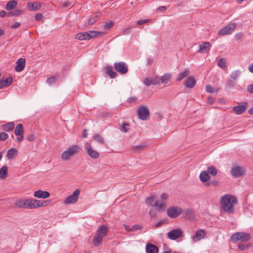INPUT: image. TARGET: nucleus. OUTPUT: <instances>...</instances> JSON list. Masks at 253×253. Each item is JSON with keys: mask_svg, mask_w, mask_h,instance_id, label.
I'll return each instance as SVG.
<instances>
[{"mask_svg": "<svg viewBox=\"0 0 253 253\" xmlns=\"http://www.w3.org/2000/svg\"><path fill=\"white\" fill-rule=\"evenodd\" d=\"M21 13L22 11L21 10L16 9L8 12L7 14V16L8 17L17 16L19 15Z\"/></svg>", "mask_w": 253, "mask_h": 253, "instance_id": "41", "label": "nucleus"}, {"mask_svg": "<svg viewBox=\"0 0 253 253\" xmlns=\"http://www.w3.org/2000/svg\"><path fill=\"white\" fill-rule=\"evenodd\" d=\"M17 5V1L15 0H12L9 1L6 5V9L7 10H10L14 9Z\"/></svg>", "mask_w": 253, "mask_h": 253, "instance_id": "32", "label": "nucleus"}, {"mask_svg": "<svg viewBox=\"0 0 253 253\" xmlns=\"http://www.w3.org/2000/svg\"><path fill=\"white\" fill-rule=\"evenodd\" d=\"M8 137V134L5 132L0 133V140L4 141Z\"/></svg>", "mask_w": 253, "mask_h": 253, "instance_id": "47", "label": "nucleus"}, {"mask_svg": "<svg viewBox=\"0 0 253 253\" xmlns=\"http://www.w3.org/2000/svg\"><path fill=\"white\" fill-rule=\"evenodd\" d=\"M130 27H128L123 29L121 32V34L123 35H126L129 34L130 33Z\"/></svg>", "mask_w": 253, "mask_h": 253, "instance_id": "46", "label": "nucleus"}, {"mask_svg": "<svg viewBox=\"0 0 253 253\" xmlns=\"http://www.w3.org/2000/svg\"><path fill=\"white\" fill-rule=\"evenodd\" d=\"M17 150L12 148L8 150L6 156L8 159H12L17 155Z\"/></svg>", "mask_w": 253, "mask_h": 253, "instance_id": "25", "label": "nucleus"}, {"mask_svg": "<svg viewBox=\"0 0 253 253\" xmlns=\"http://www.w3.org/2000/svg\"><path fill=\"white\" fill-rule=\"evenodd\" d=\"M199 178L200 180L205 184L210 181L211 176L208 173V172L204 170L201 172Z\"/></svg>", "mask_w": 253, "mask_h": 253, "instance_id": "18", "label": "nucleus"}, {"mask_svg": "<svg viewBox=\"0 0 253 253\" xmlns=\"http://www.w3.org/2000/svg\"><path fill=\"white\" fill-rule=\"evenodd\" d=\"M129 124L126 123H124L123 124L121 130L124 131V132H126L128 131V129L127 128V127L129 126Z\"/></svg>", "mask_w": 253, "mask_h": 253, "instance_id": "50", "label": "nucleus"}, {"mask_svg": "<svg viewBox=\"0 0 253 253\" xmlns=\"http://www.w3.org/2000/svg\"><path fill=\"white\" fill-rule=\"evenodd\" d=\"M182 231L179 228L172 229L168 234V238L170 240H174L180 238L182 235Z\"/></svg>", "mask_w": 253, "mask_h": 253, "instance_id": "12", "label": "nucleus"}, {"mask_svg": "<svg viewBox=\"0 0 253 253\" xmlns=\"http://www.w3.org/2000/svg\"><path fill=\"white\" fill-rule=\"evenodd\" d=\"M114 68L117 72L122 75L126 74L128 72L127 67L123 62L115 63Z\"/></svg>", "mask_w": 253, "mask_h": 253, "instance_id": "10", "label": "nucleus"}, {"mask_svg": "<svg viewBox=\"0 0 253 253\" xmlns=\"http://www.w3.org/2000/svg\"><path fill=\"white\" fill-rule=\"evenodd\" d=\"M20 26V23L19 22H15L11 26V28L15 29L18 28Z\"/></svg>", "mask_w": 253, "mask_h": 253, "instance_id": "58", "label": "nucleus"}, {"mask_svg": "<svg viewBox=\"0 0 253 253\" xmlns=\"http://www.w3.org/2000/svg\"><path fill=\"white\" fill-rule=\"evenodd\" d=\"M14 127V124L13 122L7 123L2 126V128L6 131H10L13 129Z\"/></svg>", "mask_w": 253, "mask_h": 253, "instance_id": "29", "label": "nucleus"}, {"mask_svg": "<svg viewBox=\"0 0 253 253\" xmlns=\"http://www.w3.org/2000/svg\"><path fill=\"white\" fill-rule=\"evenodd\" d=\"M81 150V147L78 145H73L62 153L61 158L65 161L68 160L70 157L78 154Z\"/></svg>", "mask_w": 253, "mask_h": 253, "instance_id": "3", "label": "nucleus"}, {"mask_svg": "<svg viewBox=\"0 0 253 253\" xmlns=\"http://www.w3.org/2000/svg\"><path fill=\"white\" fill-rule=\"evenodd\" d=\"M144 147H145L144 145H136V146L133 147L132 148V150L134 153H137L138 152L141 151L143 149Z\"/></svg>", "mask_w": 253, "mask_h": 253, "instance_id": "42", "label": "nucleus"}, {"mask_svg": "<svg viewBox=\"0 0 253 253\" xmlns=\"http://www.w3.org/2000/svg\"><path fill=\"white\" fill-rule=\"evenodd\" d=\"M142 229V227L140 225L135 224L132 227L131 229L132 231L139 230Z\"/></svg>", "mask_w": 253, "mask_h": 253, "instance_id": "52", "label": "nucleus"}, {"mask_svg": "<svg viewBox=\"0 0 253 253\" xmlns=\"http://www.w3.org/2000/svg\"><path fill=\"white\" fill-rule=\"evenodd\" d=\"M245 172L246 169L244 167L238 166L233 167L231 170L232 176L236 178L242 176L245 174Z\"/></svg>", "mask_w": 253, "mask_h": 253, "instance_id": "8", "label": "nucleus"}, {"mask_svg": "<svg viewBox=\"0 0 253 253\" xmlns=\"http://www.w3.org/2000/svg\"><path fill=\"white\" fill-rule=\"evenodd\" d=\"M93 139L98 143L104 144L105 143V141L103 138L99 134H96L94 135Z\"/></svg>", "mask_w": 253, "mask_h": 253, "instance_id": "38", "label": "nucleus"}, {"mask_svg": "<svg viewBox=\"0 0 253 253\" xmlns=\"http://www.w3.org/2000/svg\"><path fill=\"white\" fill-rule=\"evenodd\" d=\"M237 198L231 195H225L222 196V211L231 214L235 211L234 207L237 204Z\"/></svg>", "mask_w": 253, "mask_h": 253, "instance_id": "2", "label": "nucleus"}, {"mask_svg": "<svg viewBox=\"0 0 253 253\" xmlns=\"http://www.w3.org/2000/svg\"><path fill=\"white\" fill-rule=\"evenodd\" d=\"M242 74V72L240 70L234 71L230 75L229 79L228 81V84L229 86H233L237 79L239 78Z\"/></svg>", "mask_w": 253, "mask_h": 253, "instance_id": "9", "label": "nucleus"}, {"mask_svg": "<svg viewBox=\"0 0 253 253\" xmlns=\"http://www.w3.org/2000/svg\"><path fill=\"white\" fill-rule=\"evenodd\" d=\"M71 4V3L70 2H64L62 3L63 7H68Z\"/></svg>", "mask_w": 253, "mask_h": 253, "instance_id": "63", "label": "nucleus"}, {"mask_svg": "<svg viewBox=\"0 0 253 253\" xmlns=\"http://www.w3.org/2000/svg\"><path fill=\"white\" fill-rule=\"evenodd\" d=\"M55 81V78L54 77L48 78L47 80L48 84H50L54 83Z\"/></svg>", "mask_w": 253, "mask_h": 253, "instance_id": "55", "label": "nucleus"}, {"mask_svg": "<svg viewBox=\"0 0 253 253\" xmlns=\"http://www.w3.org/2000/svg\"><path fill=\"white\" fill-rule=\"evenodd\" d=\"M85 147L87 150V154L91 158L93 159H96L99 157V153L94 150L90 144H86Z\"/></svg>", "mask_w": 253, "mask_h": 253, "instance_id": "13", "label": "nucleus"}, {"mask_svg": "<svg viewBox=\"0 0 253 253\" xmlns=\"http://www.w3.org/2000/svg\"><path fill=\"white\" fill-rule=\"evenodd\" d=\"M6 15V12L5 10H2L0 12V17H4Z\"/></svg>", "mask_w": 253, "mask_h": 253, "instance_id": "62", "label": "nucleus"}, {"mask_svg": "<svg viewBox=\"0 0 253 253\" xmlns=\"http://www.w3.org/2000/svg\"><path fill=\"white\" fill-rule=\"evenodd\" d=\"M196 83V81L195 78L192 76H190L185 81V85L188 88H192L194 87Z\"/></svg>", "mask_w": 253, "mask_h": 253, "instance_id": "21", "label": "nucleus"}, {"mask_svg": "<svg viewBox=\"0 0 253 253\" xmlns=\"http://www.w3.org/2000/svg\"><path fill=\"white\" fill-rule=\"evenodd\" d=\"M168 195L166 193H163V194H162L161 196V199L162 201L164 202V201H166L168 199Z\"/></svg>", "mask_w": 253, "mask_h": 253, "instance_id": "54", "label": "nucleus"}, {"mask_svg": "<svg viewBox=\"0 0 253 253\" xmlns=\"http://www.w3.org/2000/svg\"><path fill=\"white\" fill-rule=\"evenodd\" d=\"M211 45L209 42H204L199 45V49L198 52L204 53L208 52L211 49Z\"/></svg>", "mask_w": 253, "mask_h": 253, "instance_id": "16", "label": "nucleus"}, {"mask_svg": "<svg viewBox=\"0 0 253 253\" xmlns=\"http://www.w3.org/2000/svg\"><path fill=\"white\" fill-rule=\"evenodd\" d=\"M27 5L31 10H37L41 7V4L36 1L34 3L29 2Z\"/></svg>", "mask_w": 253, "mask_h": 253, "instance_id": "24", "label": "nucleus"}, {"mask_svg": "<svg viewBox=\"0 0 253 253\" xmlns=\"http://www.w3.org/2000/svg\"><path fill=\"white\" fill-rule=\"evenodd\" d=\"M158 9L164 11L167 9V7L165 6H161L158 8Z\"/></svg>", "mask_w": 253, "mask_h": 253, "instance_id": "64", "label": "nucleus"}, {"mask_svg": "<svg viewBox=\"0 0 253 253\" xmlns=\"http://www.w3.org/2000/svg\"><path fill=\"white\" fill-rule=\"evenodd\" d=\"M106 73L108 74L111 78H115L116 77L117 74L113 71L111 66H107L105 68Z\"/></svg>", "mask_w": 253, "mask_h": 253, "instance_id": "30", "label": "nucleus"}, {"mask_svg": "<svg viewBox=\"0 0 253 253\" xmlns=\"http://www.w3.org/2000/svg\"><path fill=\"white\" fill-rule=\"evenodd\" d=\"M103 33L97 31H90L87 32L78 33L75 35L76 39L83 41L89 40L90 39L96 37L98 35H102Z\"/></svg>", "mask_w": 253, "mask_h": 253, "instance_id": "4", "label": "nucleus"}, {"mask_svg": "<svg viewBox=\"0 0 253 253\" xmlns=\"http://www.w3.org/2000/svg\"><path fill=\"white\" fill-rule=\"evenodd\" d=\"M219 89V87H212L211 85L208 84L206 86V90L207 92L209 93L217 92Z\"/></svg>", "mask_w": 253, "mask_h": 253, "instance_id": "35", "label": "nucleus"}, {"mask_svg": "<svg viewBox=\"0 0 253 253\" xmlns=\"http://www.w3.org/2000/svg\"><path fill=\"white\" fill-rule=\"evenodd\" d=\"M205 232L204 230H199L196 232L195 236L193 237V239L195 241L200 240L204 238Z\"/></svg>", "mask_w": 253, "mask_h": 253, "instance_id": "23", "label": "nucleus"}, {"mask_svg": "<svg viewBox=\"0 0 253 253\" xmlns=\"http://www.w3.org/2000/svg\"><path fill=\"white\" fill-rule=\"evenodd\" d=\"M246 110V107L245 105H239L233 108L234 111L237 114H241Z\"/></svg>", "mask_w": 253, "mask_h": 253, "instance_id": "31", "label": "nucleus"}, {"mask_svg": "<svg viewBox=\"0 0 253 253\" xmlns=\"http://www.w3.org/2000/svg\"><path fill=\"white\" fill-rule=\"evenodd\" d=\"M250 239V234L244 232H236L231 236V240L233 242L241 241L245 242L249 241Z\"/></svg>", "mask_w": 253, "mask_h": 253, "instance_id": "5", "label": "nucleus"}, {"mask_svg": "<svg viewBox=\"0 0 253 253\" xmlns=\"http://www.w3.org/2000/svg\"><path fill=\"white\" fill-rule=\"evenodd\" d=\"M171 78V75L169 73H166L161 78V81L163 84H167Z\"/></svg>", "mask_w": 253, "mask_h": 253, "instance_id": "37", "label": "nucleus"}, {"mask_svg": "<svg viewBox=\"0 0 253 253\" xmlns=\"http://www.w3.org/2000/svg\"><path fill=\"white\" fill-rule=\"evenodd\" d=\"M26 61L24 58H19L16 62V65L15 70L16 72L23 71L25 66Z\"/></svg>", "mask_w": 253, "mask_h": 253, "instance_id": "15", "label": "nucleus"}, {"mask_svg": "<svg viewBox=\"0 0 253 253\" xmlns=\"http://www.w3.org/2000/svg\"><path fill=\"white\" fill-rule=\"evenodd\" d=\"M166 206V204L164 203L159 201H157L155 203V207H156L159 210H164Z\"/></svg>", "mask_w": 253, "mask_h": 253, "instance_id": "39", "label": "nucleus"}, {"mask_svg": "<svg viewBox=\"0 0 253 253\" xmlns=\"http://www.w3.org/2000/svg\"><path fill=\"white\" fill-rule=\"evenodd\" d=\"M222 70L227 71V68L226 66V61L225 59H222Z\"/></svg>", "mask_w": 253, "mask_h": 253, "instance_id": "57", "label": "nucleus"}, {"mask_svg": "<svg viewBox=\"0 0 253 253\" xmlns=\"http://www.w3.org/2000/svg\"><path fill=\"white\" fill-rule=\"evenodd\" d=\"M98 18L97 16H93V17H90V18L88 20V24L89 25H92L94 23H95V22L97 20Z\"/></svg>", "mask_w": 253, "mask_h": 253, "instance_id": "44", "label": "nucleus"}, {"mask_svg": "<svg viewBox=\"0 0 253 253\" xmlns=\"http://www.w3.org/2000/svg\"><path fill=\"white\" fill-rule=\"evenodd\" d=\"M248 70L251 73H253V63L249 66Z\"/></svg>", "mask_w": 253, "mask_h": 253, "instance_id": "61", "label": "nucleus"}, {"mask_svg": "<svg viewBox=\"0 0 253 253\" xmlns=\"http://www.w3.org/2000/svg\"><path fill=\"white\" fill-rule=\"evenodd\" d=\"M14 133L16 135H23L24 130L22 124H19L16 126L14 130Z\"/></svg>", "mask_w": 253, "mask_h": 253, "instance_id": "33", "label": "nucleus"}, {"mask_svg": "<svg viewBox=\"0 0 253 253\" xmlns=\"http://www.w3.org/2000/svg\"><path fill=\"white\" fill-rule=\"evenodd\" d=\"M248 91L251 93H253V84H250L248 86Z\"/></svg>", "mask_w": 253, "mask_h": 253, "instance_id": "59", "label": "nucleus"}, {"mask_svg": "<svg viewBox=\"0 0 253 253\" xmlns=\"http://www.w3.org/2000/svg\"><path fill=\"white\" fill-rule=\"evenodd\" d=\"M12 82V78L10 77L6 78H1L0 80V88L4 86H9Z\"/></svg>", "mask_w": 253, "mask_h": 253, "instance_id": "19", "label": "nucleus"}, {"mask_svg": "<svg viewBox=\"0 0 253 253\" xmlns=\"http://www.w3.org/2000/svg\"><path fill=\"white\" fill-rule=\"evenodd\" d=\"M218 184V181L216 180H213V181H210L209 182L206 183L205 184V186H209L211 185H212L213 186H216Z\"/></svg>", "mask_w": 253, "mask_h": 253, "instance_id": "45", "label": "nucleus"}, {"mask_svg": "<svg viewBox=\"0 0 253 253\" xmlns=\"http://www.w3.org/2000/svg\"><path fill=\"white\" fill-rule=\"evenodd\" d=\"M103 238L101 236H99V235L96 234L93 238V244L95 246L98 247L100 246L102 242Z\"/></svg>", "mask_w": 253, "mask_h": 253, "instance_id": "28", "label": "nucleus"}, {"mask_svg": "<svg viewBox=\"0 0 253 253\" xmlns=\"http://www.w3.org/2000/svg\"><path fill=\"white\" fill-rule=\"evenodd\" d=\"M236 27L235 23H230L225 28H222V35H228L231 34Z\"/></svg>", "mask_w": 253, "mask_h": 253, "instance_id": "14", "label": "nucleus"}, {"mask_svg": "<svg viewBox=\"0 0 253 253\" xmlns=\"http://www.w3.org/2000/svg\"><path fill=\"white\" fill-rule=\"evenodd\" d=\"M143 83L147 86H150L152 84L156 85L159 83V80L157 78L150 79L146 78L144 80Z\"/></svg>", "mask_w": 253, "mask_h": 253, "instance_id": "26", "label": "nucleus"}, {"mask_svg": "<svg viewBox=\"0 0 253 253\" xmlns=\"http://www.w3.org/2000/svg\"><path fill=\"white\" fill-rule=\"evenodd\" d=\"M185 216L189 220L194 219L195 217L194 211L192 209H187L184 211Z\"/></svg>", "mask_w": 253, "mask_h": 253, "instance_id": "27", "label": "nucleus"}, {"mask_svg": "<svg viewBox=\"0 0 253 253\" xmlns=\"http://www.w3.org/2000/svg\"><path fill=\"white\" fill-rule=\"evenodd\" d=\"M43 16L42 14L38 13L35 16V18L36 20L39 21L41 20L43 18Z\"/></svg>", "mask_w": 253, "mask_h": 253, "instance_id": "56", "label": "nucleus"}, {"mask_svg": "<svg viewBox=\"0 0 253 253\" xmlns=\"http://www.w3.org/2000/svg\"><path fill=\"white\" fill-rule=\"evenodd\" d=\"M207 172H208V173L212 176H215L217 173V170L216 169L213 167V166H210L207 169V170H206Z\"/></svg>", "mask_w": 253, "mask_h": 253, "instance_id": "36", "label": "nucleus"}, {"mask_svg": "<svg viewBox=\"0 0 253 253\" xmlns=\"http://www.w3.org/2000/svg\"><path fill=\"white\" fill-rule=\"evenodd\" d=\"M34 196L38 198L45 199L50 196V193L47 191L39 190L34 192Z\"/></svg>", "mask_w": 253, "mask_h": 253, "instance_id": "17", "label": "nucleus"}, {"mask_svg": "<svg viewBox=\"0 0 253 253\" xmlns=\"http://www.w3.org/2000/svg\"><path fill=\"white\" fill-rule=\"evenodd\" d=\"M49 200H38L33 199L20 200L16 202V206L19 208L27 209H33L48 205Z\"/></svg>", "mask_w": 253, "mask_h": 253, "instance_id": "1", "label": "nucleus"}, {"mask_svg": "<svg viewBox=\"0 0 253 253\" xmlns=\"http://www.w3.org/2000/svg\"><path fill=\"white\" fill-rule=\"evenodd\" d=\"M146 250L147 253H158V248L152 244H148L146 245Z\"/></svg>", "mask_w": 253, "mask_h": 253, "instance_id": "22", "label": "nucleus"}, {"mask_svg": "<svg viewBox=\"0 0 253 253\" xmlns=\"http://www.w3.org/2000/svg\"><path fill=\"white\" fill-rule=\"evenodd\" d=\"M36 137L35 135L33 134H29L27 136V139L29 141H34L36 139Z\"/></svg>", "mask_w": 253, "mask_h": 253, "instance_id": "51", "label": "nucleus"}, {"mask_svg": "<svg viewBox=\"0 0 253 253\" xmlns=\"http://www.w3.org/2000/svg\"><path fill=\"white\" fill-rule=\"evenodd\" d=\"M114 24V23L111 21L106 22L104 27L106 29H109L111 28Z\"/></svg>", "mask_w": 253, "mask_h": 253, "instance_id": "48", "label": "nucleus"}, {"mask_svg": "<svg viewBox=\"0 0 253 253\" xmlns=\"http://www.w3.org/2000/svg\"><path fill=\"white\" fill-rule=\"evenodd\" d=\"M108 231V229L105 225H101L97 230L96 234L102 237L106 236Z\"/></svg>", "mask_w": 253, "mask_h": 253, "instance_id": "20", "label": "nucleus"}, {"mask_svg": "<svg viewBox=\"0 0 253 253\" xmlns=\"http://www.w3.org/2000/svg\"><path fill=\"white\" fill-rule=\"evenodd\" d=\"M149 19H144L141 20H138L137 21V25H141L143 24L146 23L149 21Z\"/></svg>", "mask_w": 253, "mask_h": 253, "instance_id": "53", "label": "nucleus"}, {"mask_svg": "<svg viewBox=\"0 0 253 253\" xmlns=\"http://www.w3.org/2000/svg\"><path fill=\"white\" fill-rule=\"evenodd\" d=\"M156 201L154 200V197H149L147 199L146 203L148 205H151L152 207H154L155 203Z\"/></svg>", "mask_w": 253, "mask_h": 253, "instance_id": "43", "label": "nucleus"}, {"mask_svg": "<svg viewBox=\"0 0 253 253\" xmlns=\"http://www.w3.org/2000/svg\"><path fill=\"white\" fill-rule=\"evenodd\" d=\"M124 226H125V230L126 231L130 232V231H132L131 229V228H130L129 226L127 225H124Z\"/></svg>", "mask_w": 253, "mask_h": 253, "instance_id": "60", "label": "nucleus"}, {"mask_svg": "<svg viewBox=\"0 0 253 253\" xmlns=\"http://www.w3.org/2000/svg\"><path fill=\"white\" fill-rule=\"evenodd\" d=\"M139 118L141 120H146L149 117V111L144 106H140L137 110Z\"/></svg>", "mask_w": 253, "mask_h": 253, "instance_id": "6", "label": "nucleus"}, {"mask_svg": "<svg viewBox=\"0 0 253 253\" xmlns=\"http://www.w3.org/2000/svg\"><path fill=\"white\" fill-rule=\"evenodd\" d=\"M7 173V167L5 166L0 169V178H4Z\"/></svg>", "mask_w": 253, "mask_h": 253, "instance_id": "34", "label": "nucleus"}, {"mask_svg": "<svg viewBox=\"0 0 253 253\" xmlns=\"http://www.w3.org/2000/svg\"><path fill=\"white\" fill-rule=\"evenodd\" d=\"M189 71L188 70H185L184 71L180 73L178 75V78L177 79V81H180L183 78L187 76L189 74Z\"/></svg>", "mask_w": 253, "mask_h": 253, "instance_id": "40", "label": "nucleus"}, {"mask_svg": "<svg viewBox=\"0 0 253 253\" xmlns=\"http://www.w3.org/2000/svg\"><path fill=\"white\" fill-rule=\"evenodd\" d=\"M182 211L181 208L179 207H171L167 210V214L171 218H175L180 215Z\"/></svg>", "mask_w": 253, "mask_h": 253, "instance_id": "11", "label": "nucleus"}, {"mask_svg": "<svg viewBox=\"0 0 253 253\" xmlns=\"http://www.w3.org/2000/svg\"><path fill=\"white\" fill-rule=\"evenodd\" d=\"M238 248L241 251H244L248 249L249 246L245 245L243 244H239L238 245Z\"/></svg>", "mask_w": 253, "mask_h": 253, "instance_id": "49", "label": "nucleus"}, {"mask_svg": "<svg viewBox=\"0 0 253 253\" xmlns=\"http://www.w3.org/2000/svg\"><path fill=\"white\" fill-rule=\"evenodd\" d=\"M80 191L78 189L76 190L72 195L68 196L64 201L65 204H74L78 200Z\"/></svg>", "mask_w": 253, "mask_h": 253, "instance_id": "7", "label": "nucleus"}]
</instances>
